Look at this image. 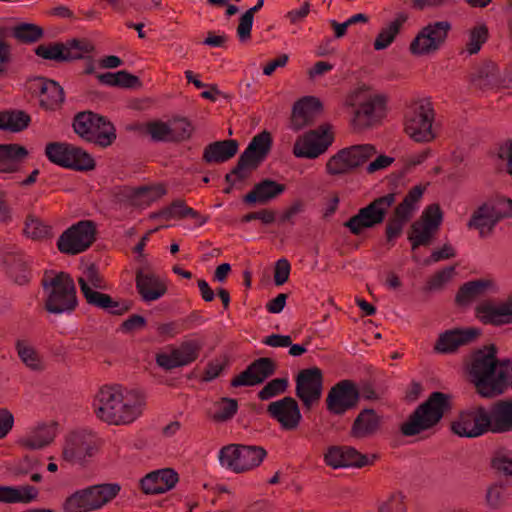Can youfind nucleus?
<instances>
[{
    "label": "nucleus",
    "mask_w": 512,
    "mask_h": 512,
    "mask_svg": "<svg viewBox=\"0 0 512 512\" xmlns=\"http://www.w3.org/2000/svg\"><path fill=\"white\" fill-rule=\"evenodd\" d=\"M146 406L144 394L135 389L104 385L92 402L96 417L108 425L125 426L136 421Z\"/></svg>",
    "instance_id": "1"
},
{
    "label": "nucleus",
    "mask_w": 512,
    "mask_h": 512,
    "mask_svg": "<svg viewBox=\"0 0 512 512\" xmlns=\"http://www.w3.org/2000/svg\"><path fill=\"white\" fill-rule=\"evenodd\" d=\"M496 347L489 345L477 350L471 358L469 375L477 392L485 398L502 394L508 386L510 361L498 362Z\"/></svg>",
    "instance_id": "2"
},
{
    "label": "nucleus",
    "mask_w": 512,
    "mask_h": 512,
    "mask_svg": "<svg viewBox=\"0 0 512 512\" xmlns=\"http://www.w3.org/2000/svg\"><path fill=\"white\" fill-rule=\"evenodd\" d=\"M387 98L366 85L350 90L343 107L350 114V125L361 131L378 125L386 115Z\"/></svg>",
    "instance_id": "3"
},
{
    "label": "nucleus",
    "mask_w": 512,
    "mask_h": 512,
    "mask_svg": "<svg viewBox=\"0 0 512 512\" xmlns=\"http://www.w3.org/2000/svg\"><path fill=\"white\" fill-rule=\"evenodd\" d=\"M77 282L81 294L89 306L108 311L114 315H123L130 309L127 304L120 303L109 294L101 292L108 289V284L94 264H90L82 270Z\"/></svg>",
    "instance_id": "4"
},
{
    "label": "nucleus",
    "mask_w": 512,
    "mask_h": 512,
    "mask_svg": "<svg viewBox=\"0 0 512 512\" xmlns=\"http://www.w3.org/2000/svg\"><path fill=\"white\" fill-rule=\"evenodd\" d=\"M449 409V395L433 392L414 410L407 421L401 424L400 431L404 436L411 437L432 429Z\"/></svg>",
    "instance_id": "5"
},
{
    "label": "nucleus",
    "mask_w": 512,
    "mask_h": 512,
    "mask_svg": "<svg viewBox=\"0 0 512 512\" xmlns=\"http://www.w3.org/2000/svg\"><path fill=\"white\" fill-rule=\"evenodd\" d=\"M271 147L272 136L270 132L264 130L255 135L240 155L236 166L230 173L226 174L225 180L229 183V187L224 192L230 193L232 187L238 181H244L249 178L251 173L266 159Z\"/></svg>",
    "instance_id": "6"
},
{
    "label": "nucleus",
    "mask_w": 512,
    "mask_h": 512,
    "mask_svg": "<svg viewBox=\"0 0 512 512\" xmlns=\"http://www.w3.org/2000/svg\"><path fill=\"white\" fill-rule=\"evenodd\" d=\"M117 483H103L79 489L63 502L64 512H93L110 503L120 492Z\"/></svg>",
    "instance_id": "7"
},
{
    "label": "nucleus",
    "mask_w": 512,
    "mask_h": 512,
    "mask_svg": "<svg viewBox=\"0 0 512 512\" xmlns=\"http://www.w3.org/2000/svg\"><path fill=\"white\" fill-rule=\"evenodd\" d=\"M47 294L45 309L52 314L70 313L78 306L76 287L73 278L65 272L43 281Z\"/></svg>",
    "instance_id": "8"
},
{
    "label": "nucleus",
    "mask_w": 512,
    "mask_h": 512,
    "mask_svg": "<svg viewBox=\"0 0 512 512\" xmlns=\"http://www.w3.org/2000/svg\"><path fill=\"white\" fill-rule=\"evenodd\" d=\"M73 129L82 139L102 148L112 145L116 139L114 125L91 111L78 113L73 120Z\"/></svg>",
    "instance_id": "9"
},
{
    "label": "nucleus",
    "mask_w": 512,
    "mask_h": 512,
    "mask_svg": "<svg viewBox=\"0 0 512 512\" xmlns=\"http://www.w3.org/2000/svg\"><path fill=\"white\" fill-rule=\"evenodd\" d=\"M266 450L261 446L229 444L219 451L218 459L221 466L234 473H244L260 466Z\"/></svg>",
    "instance_id": "10"
},
{
    "label": "nucleus",
    "mask_w": 512,
    "mask_h": 512,
    "mask_svg": "<svg viewBox=\"0 0 512 512\" xmlns=\"http://www.w3.org/2000/svg\"><path fill=\"white\" fill-rule=\"evenodd\" d=\"M434 118L432 104L427 100L418 101L408 107L405 112L404 130L415 142H431L436 137L432 128Z\"/></svg>",
    "instance_id": "11"
},
{
    "label": "nucleus",
    "mask_w": 512,
    "mask_h": 512,
    "mask_svg": "<svg viewBox=\"0 0 512 512\" xmlns=\"http://www.w3.org/2000/svg\"><path fill=\"white\" fill-rule=\"evenodd\" d=\"M509 217H512V200L497 197L482 204L472 214L467 226L477 229L481 237H487L500 220Z\"/></svg>",
    "instance_id": "12"
},
{
    "label": "nucleus",
    "mask_w": 512,
    "mask_h": 512,
    "mask_svg": "<svg viewBox=\"0 0 512 512\" xmlns=\"http://www.w3.org/2000/svg\"><path fill=\"white\" fill-rule=\"evenodd\" d=\"M396 202V194L388 193L374 199L367 206L359 209L358 213L344 223L353 235H360L363 230L381 224Z\"/></svg>",
    "instance_id": "13"
},
{
    "label": "nucleus",
    "mask_w": 512,
    "mask_h": 512,
    "mask_svg": "<svg viewBox=\"0 0 512 512\" xmlns=\"http://www.w3.org/2000/svg\"><path fill=\"white\" fill-rule=\"evenodd\" d=\"M45 155L50 162L76 171H89L95 167V161L90 154L66 142L48 143Z\"/></svg>",
    "instance_id": "14"
},
{
    "label": "nucleus",
    "mask_w": 512,
    "mask_h": 512,
    "mask_svg": "<svg viewBox=\"0 0 512 512\" xmlns=\"http://www.w3.org/2000/svg\"><path fill=\"white\" fill-rule=\"evenodd\" d=\"M101 440L96 433L79 430L70 433L63 446L62 458L71 464L83 465L96 455Z\"/></svg>",
    "instance_id": "15"
},
{
    "label": "nucleus",
    "mask_w": 512,
    "mask_h": 512,
    "mask_svg": "<svg viewBox=\"0 0 512 512\" xmlns=\"http://www.w3.org/2000/svg\"><path fill=\"white\" fill-rule=\"evenodd\" d=\"M334 142V133L330 124H322L297 137L293 154L297 158L316 159L327 152Z\"/></svg>",
    "instance_id": "16"
},
{
    "label": "nucleus",
    "mask_w": 512,
    "mask_h": 512,
    "mask_svg": "<svg viewBox=\"0 0 512 512\" xmlns=\"http://www.w3.org/2000/svg\"><path fill=\"white\" fill-rule=\"evenodd\" d=\"M96 239V225L91 220H81L66 229L57 240L61 253L77 255L86 251Z\"/></svg>",
    "instance_id": "17"
},
{
    "label": "nucleus",
    "mask_w": 512,
    "mask_h": 512,
    "mask_svg": "<svg viewBox=\"0 0 512 512\" xmlns=\"http://www.w3.org/2000/svg\"><path fill=\"white\" fill-rule=\"evenodd\" d=\"M423 193L424 188L422 186H414L408 191L402 202L396 206L394 214L389 219L385 229L388 242H393L402 234L405 224L417 209V203L422 198Z\"/></svg>",
    "instance_id": "18"
},
{
    "label": "nucleus",
    "mask_w": 512,
    "mask_h": 512,
    "mask_svg": "<svg viewBox=\"0 0 512 512\" xmlns=\"http://www.w3.org/2000/svg\"><path fill=\"white\" fill-rule=\"evenodd\" d=\"M441 222L442 212L439 205H429L423 211L420 219L411 225L408 240L411 242L412 250L417 249L419 246L429 245Z\"/></svg>",
    "instance_id": "19"
},
{
    "label": "nucleus",
    "mask_w": 512,
    "mask_h": 512,
    "mask_svg": "<svg viewBox=\"0 0 512 512\" xmlns=\"http://www.w3.org/2000/svg\"><path fill=\"white\" fill-rule=\"evenodd\" d=\"M295 395L305 409L310 410L318 404L323 391V374L320 368L312 367L301 370L295 379Z\"/></svg>",
    "instance_id": "20"
},
{
    "label": "nucleus",
    "mask_w": 512,
    "mask_h": 512,
    "mask_svg": "<svg viewBox=\"0 0 512 512\" xmlns=\"http://www.w3.org/2000/svg\"><path fill=\"white\" fill-rule=\"evenodd\" d=\"M451 24L448 21L430 23L420 30L410 44L413 55H428L437 51L445 42Z\"/></svg>",
    "instance_id": "21"
},
{
    "label": "nucleus",
    "mask_w": 512,
    "mask_h": 512,
    "mask_svg": "<svg viewBox=\"0 0 512 512\" xmlns=\"http://www.w3.org/2000/svg\"><path fill=\"white\" fill-rule=\"evenodd\" d=\"M451 428L458 436L468 438L481 436L488 431L492 432L490 413L481 406L462 412L452 423Z\"/></svg>",
    "instance_id": "22"
},
{
    "label": "nucleus",
    "mask_w": 512,
    "mask_h": 512,
    "mask_svg": "<svg viewBox=\"0 0 512 512\" xmlns=\"http://www.w3.org/2000/svg\"><path fill=\"white\" fill-rule=\"evenodd\" d=\"M266 411L283 431H296L303 418L298 402L291 396L270 402Z\"/></svg>",
    "instance_id": "23"
},
{
    "label": "nucleus",
    "mask_w": 512,
    "mask_h": 512,
    "mask_svg": "<svg viewBox=\"0 0 512 512\" xmlns=\"http://www.w3.org/2000/svg\"><path fill=\"white\" fill-rule=\"evenodd\" d=\"M376 456L370 459L367 455L360 453L351 446H331L324 454V462L333 469L372 465Z\"/></svg>",
    "instance_id": "24"
},
{
    "label": "nucleus",
    "mask_w": 512,
    "mask_h": 512,
    "mask_svg": "<svg viewBox=\"0 0 512 512\" xmlns=\"http://www.w3.org/2000/svg\"><path fill=\"white\" fill-rule=\"evenodd\" d=\"M359 399V392L350 380H342L335 384L326 398L327 410L334 415H342L353 408Z\"/></svg>",
    "instance_id": "25"
},
{
    "label": "nucleus",
    "mask_w": 512,
    "mask_h": 512,
    "mask_svg": "<svg viewBox=\"0 0 512 512\" xmlns=\"http://www.w3.org/2000/svg\"><path fill=\"white\" fill-rule=\"evenodd\" d=\"M29 90L38 97L40 107L45 110L60 108L65 99L63 88L57 82L43 77L32 79Z\"/></svg>",
    "instance_id": "26"
},
{
    "label": "nucleus",
    "mask_w": 512,
    "mask_h": 512,
    "mask_svg": "<svg viewBox=\"0 0 512 512\" xmlns=\"http://www.w3.org/2000/svg\"><path fill=\"white\" fill-rule=\"evenodd\" d=\"M277 369L276 362L269 357L254 360L239 375L231 380L232 387L255 386L263 383L272 376Z\"/></svg>",
    "instance_id": "27"
},
{
    "label": "nucleus",
    "mask_w": 512,
    "mask_h": 512,
    "mask_svg": "<svg viewBox=\"0 0 512 512\" xmlns=\"http://www.w3.org/2000/svg\"><path fill=\"white\" fill-rule=\"evenodd\" d=\"M475 316L485 325L501 326L512 323V298L501 303L483 301L476 306Z\"/></svg>",
    "instance_id": "28"
},
{
    "label": "nucleus",
    "mask_w": 512,
    "mask_h": 512,
    "mask_svg": "<svg viewBox=\"0 0 512 512\" xmlns=\"http://www.w3.org/2000/svg\"><path fill=\"white\" fill-rule=\"evenodd\" d=\"M479 334L476 328L447 330L439 335L434 350L442 354L454 353L459 347L472 343Z\"/></svg>",
    "instance_id": "29"
},
{
    "label": "nucleus",
    "mask_w": 512,
    "mask_h": 512,
    "mask_svg": "<svg viewBox=\"0 0 512 512\" xmlns=\"http://www.w3.org/2000/svg\"><path fill=\"white\" fill-rule=\"evenodd\" d=\"M135 282L136 289L145 302L156 301L167 292L165 281L149 270H138Z\"/></svg>",
    "instance_id": "30"
},
{
    "label": "nucleus",
    "mask_w": 512,
    "mask_h": 512,
    "mask_svg": "<svg viewBox=\"0 0 512 512\" xmlns=\"http://www.w3.org/2000/svg\"><path fill=\"white\" fill-rule=\"evenodd\" d=\"M322 104L315 97H304L297 101L292 110L290 127L299 131L314 122L321 113Z\"/></svg>",
    "instance_id": "31"
},
{
    "label": "nucleus",
    "mask_w": 512,
    "mask_h": 512,
    "mask_svg": "<svg viewBox=\"0 0 512 512\" xmlns=\"http://www.w3.org/2000/svg\"><path fill=\"white\" fill-rule=\"evenodd\" d=\"M178 482V474L172 469H162L147 474L141 480L146 494H160L172 489Z\"/></svg>",
    "instance_id": "32"
},
{
    "label": "nucleus",
    "mask_w": 512,
    "mask_h": 512,
    "mask_svg": "<svg viewBox=\"0 0 512 512\" xmlns=\"http://www.w3.org/2000/svg\"><path fill=\"white\" fill-rule=\"evenodd\" d=\"M382 418L373 409H363L355 418L350 435L356 439H365L375 435L381 427Z\"/></svg>",
    "instance_id": "33"
},
{
    "label": "nucleus",
    "mask_w": 512,
    "mask_h": 512,
    "mask_svg": "<svg viewBox=\"0 0 512 512\" xmlns=\"http://www.w3.org/2000/svg\"><path fill=\"white\" fill-rule=\"evenodd\" d=\"M28 155V150L20 144H0V172H18Z\"/></svg>",
    "instance_id": "34"
},
{
    "label": "nucleus",
    "mask_w": 512,
    "mask_h": 512,
    "mask_svg": "<svg viewBox=\"0 0 512 512\" xmlns=\"http://www.w3.org/2000/svg\"><path fill=\"white\" fill-rule=\"evenodd\" d=\"M238 147L234 139L215 141L204 148L202 159L207 164L224 163L237 154Z\"/></svg>",
    "instance_id": "35"
},
{
    "label": "nucleus",
    "mask_w": 512,
    "mask_h": 512,
    "mask_svg": "<svg viewBox=\"0 0 512 512\" xmlns=\"http://www.w3.org/2000/svg\"><path fill=\"white\" fill-rule=\"evenodd\" d=\"M165 194L166 190L162 185L126 188L124 190V197L130 205L138 208L150 206Z\"/></svg>",
    "instance_id": "36"
},
{
    "label": "nucleus",
    "mask_w": 512,
    "mask_h": 512,
    "mask_svg": "<svg viewBox=\"0 0 512 512\" xmlns=\"http://www.w3.org/2000/svg\"><path fill=\"white\" fill-rule=\"evenodd\" d=\"M285 191V185L274 180L265 179L257 183L244 197L247 204H266Z\"/></svg>",
    "instance_id": "37"
},
{
    "label": "nucleus",
    "mask_w": 512,
    "mask_h": 512,
    "mask_svg": "<svg viewBox=\"0 0 512 512\" xmlns=\"http://www.w3.org/2000/svg\"><path fill=\"white\" fill-rule=\"evenodd\" d=\"M492 432L504 433L512 430V400H500L489 411Z\"/></svg>",
    "instance_id": "38"
},
{
    "label": "nucleus",
    "mask_w": 512,
    "mask_h": 512,
    "mask_svg": "<svg viewBox=\"0 0 512 512\" xmlns=\"http://www.w3.org/2000/svg\"><path fill=\"white\" fill-rule=\"evenodd\" d=\"M55 438V430L47 424H38L32 428L24 437L20 444L29 450H38L48 446Z\"/></svg>",
    "instance_id": "39"
},
{
    "label": "nucleus",
    "mask_w": 512,
    "mask_h": 512,
    "mask_svg": "<svg viewBox=\"0 0 512 512\" xmlns=\"http://www.w3.org/2000/svg\"><path fill=\"white\" fill-rule=\"evenodd\" d=\"M38 497V489L31 485H0V502L5 504H28Z\"/></svg>",
    "instance_id": "40"
},
{
    "label": "nucleus",
    "mask_w": 512,
    "mask_h": 512,
    "mask_svg": "<svg viewBox=\"0 0 512 512\" xmlns=\"http://www.w3.org/2000/svg\"><path fill=\"white\" fill-rule=\"evenodd\" d=\"M7 266V273L13 281L19 285H24L29 282L31 272L29 268V261L23 254L8 255L5 258Z\"/></svg>",
    "instance_id": "41"
},
{
    "label": "nucleus",
    "mask_w": 512,
    "mask_h": 512,
    "mask_svg": "<svg viewBox=\"0 0 512 512\" xmlns=\"http://www.w3.org/2000/svg\"><path fill=\"white\" fill-rule=\"evenodd\" d=\"M153 217H161L165 220L170 219H182L186 217L200 218L199 225H203L207 222L208 217L201 216L197 211L188 207L185 202L181 199L173 201L169 206L164 207L158 213L154 214Z\"/></svg>",
    "instance_id": "42"
},
{
    "label": "nucleus",
    "mask_w": 512,
    "mask_h": 512,
    "mask_svg": "<svg viewBox=\"0 0 512 512\" xmlns=\"http://www.w3.org/2000/svg\"><path fill=\"white\" fill-rule=\"evenodd\" d=\"M491 284L492 283L488 280H475L463 284L456 294V303L460 306L470 304L477 298L483 296Z\"/></svg>",
    "instance_id": "43"
},
{
    "label": "nucleus",
    "mask_w": 512,
    "mask_h": 512,
    "mask_svg": "<svg viewBox=\"0 0 512 512\" xmlns=\"http://www.w3.org/2000/svg\"><path fill=\"white\" fill-rule=\"evenodd\" d=\"M31 122L28 113L22 110L0 111V130L9 132H21L25 130Z\"/></svg>",
    "instance_id": "44"
},
{
    "label": "nucleus",
    "mask_w": 512,
    "mask_h": 512,
    "mask_svg": "<svg viewBox=\"0 0 512 512\" xmlns=\"http://www.w3.org/2000/svg\"><path fill=\"white\" fill-rule=\"evenodd\" d=\"M325 171L330 176H345L354 172L349 151L346 147L340 149L328 159Z\"/></svg>",
    "instance_id": "45"
},
{
    "label": "nucleus",
    "mask_w": 512,
    "mask_h": 512,
    "mask_svg": "<svg viewBox=\"0 0 512 512\" xmlns=\"http://www.w3.org/2000/svg\"><path fill=\"white\" fill-rule=\"evenodd\" d=\"M407 18L406 14L400 13L387 27L382 28L374 41V49L377 51L386 49L395 40Z\"/></svg>",
    "instance_id": "46"
},
{
    "label": "nucleus",
    "mask_w": 512,
    "mask_h": 512,
    "mask_svg": "<svg viewBox=\"0 0 512 512\" xmlns=\"http://www.w3.org/2000/svg\"><path fill=\"white\" fill-rule=\"evenodd\" d=\"M18 357L27 368L33 371H42L45 368L43 358L38 351L27 341L18 340L15 345Z\"/></svg>",
    "instance_id": "47"
},
{
    "label": "nucleus",
    "mask_w": 512,
    "mask_h": 512,
    "mask_svg": "<svg viewBox=\"0 0 512 512\" xmlns=\"http://www.w3.org/2000/svg\"><path fill=\"white\" fill-rule=\"evenodd\" d=\"M66 62L85 58L94 52L93 43L86 39H71L64 42Z\"/></svg>",
    "instance_id": "48"
},
{
    "label": "nucleus",
    "mask_w": 512,
    "mask_h": 512,
    "mask_svg": "<svg viewBox=\"0 0 512 512\" xmlns=\"http://www.w3.org/2000/svg\"><path fill=\"white\" fill-rule=\"evenodd\" d=\"M489 30L486 24L480 23L469 29L465 51L469 55L477 54L488 40Z\"/></svg>",
    "instance_id": "49"
},
{
    "label": "nucleus",
    "mask_w": 512,
    "mask_h": 512,
    "mask_svg": "<svg viewBox=\"0 0 512 512\" xmlns=\"http://www.w3.org/2000/svg\"><path fill=\"white\" fill-rule=\"evenodd\" d=\"M23 231L28 238L33 240H44L53 235L52 227L33 215L26 218Z\"/></svg>",
    "instance_id": "50"
},
{
    "label": "nucleus",
    "mask_w": 512,
    "mask_h": 512,
    "mask_svg": "<svg viewBox=\"0 0 512 512\" xmlns=\"http://www.w3.org/2000/svg\"><path fill=\"white\" fill-rule=\"evenodd\" d=\"M346 148L349 151V156L354 171L367 163L377 154L376 147L372 144H359Z\"/></svg>",
    "instance_id": "51"
},
{
    "label": "nucleus",
    "mask_w": 512,
    "mask_h": 512,
    "mask_svg": "<svg viewBox=\"0 0 512 512\" xmlns=\"http://www.w3.org/2000/svg\"><path fill=\"white\" fill-rule=\"evenodd\" d=\"M215 411L211 418L215 422H226L234 417L238 411V402L233 398H221L214 404Z\"/></svg>",
    "instance_id": "52"
},
{
    "label": "nucleus",
    "mask_w": 512,
    "mask_h": 512,
    "mask_svg": "<svg viewBox=\"0 0 512 512\" xmlns=\"http://www.w3.org/2000/svg\"><path fill=\"white\" fill-rule=\"evenodd\" d=\"M200 349L201 345L198 342L187 341L182 343L179 348L173 349L172 353L181 367L194 362L199 356Z\"/></svg>",
    "instance_id": "53"
},
{
    "label": "nucleus",
    "mask_w": 512,
    "mask_h": 512,
    "mask_svg": "<svg viewBox=\"0 0 512 512\" xmlns=\"http://www.w3.org/2000/svg\"><path fill=\"white\" fill-rule=\"evenodd\" d=\"M171 142H183L191 138L194 126L185 117L173 118L169 121Z\"/></svg>",
    "instance_id": "54"
},
{
    "label": "nucleus",
    "mask_w": 512,
    "mask_h": 512,
    "mask_svg": "<svg viewBox=\"0 0 512 512\" xmlns=\"http://www.w3.org/2000/svg\"><path fill=\"white\" fill-rule=\"evenodd\" d=\"M35 54L45 60L66 62L64 42L41 44L36 47Z\"/></svg>",
    "instance_id": "55"
},
{
    "label": "nucleus",
    "mask_w": 512,
    "mask_h": 512,
    "mask_svg": "<svg viewBox=\"0 0 512 512\" xmlns=\"http://www.w3.org/2000/svg\"><path fill=\"white\" fill-rule=\"evenodd\" d=\"M13 36L20 42L34 43L43 36V30L35 24L23 23L14 27Z\"/></svg>",
    "instance_id": "56"
},
{
    "label": "nucleus",
    "mask_w": 512,
    "mask_h": 512,
    "mask_svg": "<svg viewBox=\"0 0 512 512\" xmlns=\"http://www.w3.org/2000/svg\"><path fill=\"white\" fill-rule=\"evenodd\" d=\"M13 61V49L8 40L7 30L0 27V76L7 73Z\"/></svg>",
    "instance_id": "57"
},
{
    "label": "nucleus",
    "mask_w": 512,
    "mask_h": 512,
    "mask_svg": "<svg viewBox=\"0 0 512 512\" xmlns=\"http://www.w3.org/2000/svg\"><path fill=\"white\" fill-rule=\"evenodd\" d=\"M145 131L155 142H171L169 122L150 121L146 123Z\"/></svg>",
    "instance_id": "58"
},
{
    "label": "nucleus",
    "mask_w": 512,
    "mask_h": 512,
    "mask_svg": "<svg viewBox=\"0 0 512 512\" xmlns=\"http://www.w3.org/2000/svg\"><path fill=\"white\" fill-rule=\"evenodd\" d=\"M288 386L289 382L287 378L272 379L258 392V398L262 401L269 400L285 393Z\"/></svg>",
    "instance_id": "59"
},
{
    "label": "nucleus",
    "mask_w": 512,
    "mask_h": 512,
    "mask_svg": "<svg viewBox=\"0 0 512 512\" xmlns=\"http://www.w3.org/2000/svg\"><path fill=\"white\" fill-rule=\"evenodd\" d=\"M454 274V266H449L440 271H437L428 279L424 287V290L430 292L442 289L444 285L447 284L453 278Z\"/></svg>",
    "instance_id": "60"
},
{
    "label": "nucleus",
    "mask_w": 512,
    "mask_h": 512,
    "mask_svg": "<svg viewBox=\"0 0 512 512\" xmlns=\"http://www.w3.org/2000/svg\"><path fill=\"white\" fill-rule=\"evenodd\" d=\"M403 500L404 496L401 492H393L378 503L377 510L378 512H403L405 510Z\"/></svg>",
    "instance_id": "61"
},
{
    "label": "nucleus",
    "mask_w": 512,
    "mask_h": 512,
    "mask_svg": "<svg viewBox=\"0 0 512 512\" xmlns=\"http://www.w3.org/2000/svg\"><path fill=\"white\" fill-rule=\"evenodd\" d=\"M485 499L491 509H500L506 501V489L502 485H492L487 489Z\"/></svg>",
    "instance_id": "62"
},
{
    "label": "nucleus",
    "mask_w": 512,
    "mask_h": 512,
    "mask_svg": "<svg viewBox=\"0 0 512 512\" xmlns=\"http://www.w3.org/2000/svg\"><path fill=\"white\" fill-rule=\"evenodd\" d=\"M291 265L285 258L279 259L274 268V283L277 286L287 282L290 275Z\"/></svg>",
    "instance_id": "63"
},
{
    "label": "nucleus",
    "mask_w": 512,
    "mask_h": 512,
    "mask_svg": "<svg viewBox=\"0 0 512 512\" xmlns=\"http://www.w3.org/2000/svg\"><path fill=\"white\" fill-rule=\"evenodd\" d=\"M254 15L250 14V12H245L239 19V24L237 27V35L240 41H246L251 37V30L253 25Z\"/></svg>",
    "instance_id": "64"
}]
</instances>
